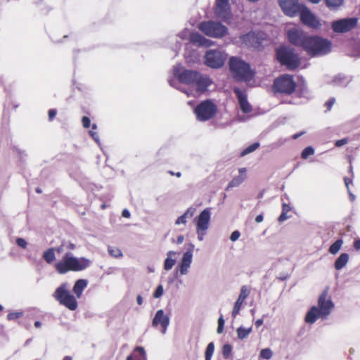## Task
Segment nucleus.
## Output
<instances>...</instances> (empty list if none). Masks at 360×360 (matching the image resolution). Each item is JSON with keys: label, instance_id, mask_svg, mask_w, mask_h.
I'll return each mask as SVG.
<instances>
[{"label": "nucleus", "instance_id": "obj_1", "mask_svg": "<svg viewBox=\"0 0 360 360\" xmlns=\"http://www.w3.org/2000/svg\"><path fill=\"white\" fill-rule=\"evenodd\" d=\"M333 308L334 304L328 296V290H325L319 297L318 305L310 308L305 316L304 321L309 324H313L319 318L326 319Z\"/></svg>", "mask_w": 360, "mask_h": 360}, {"label": "nucleus", "instance_id": "obj_2", "mask_svg": "<svg viewBox=\"0 0 360 360\" xmlns=\"http://www.w3.org/2000/svg\"><path fill=\"white\" fill-rule=\"evenodd\" d=\"M90 260L85 257L77 258L70 252H66L62 260L55 264V269L60 274H65L68 271H80L90 265Z\"/></svg>", "mask_w": 360, "mask_h": 360}, {"label": "nucleus", "instance_id": "obj_3", "mask_svg": "<svg viewBox=\"0 0 360 360\" xmlns=\"http://www.w3.org/2000/svg\"><path fill=\"white\" fill-rule=\"evenodd\" d=\"M332 44L327 39L309 35L303 49L311 57H320L331 51Z\"/></svg>", "mask_w": 360, "mask_h": 360}, {"label": "nucleus", "instance_id": "obj_4", "mask_svg": "<svg viewBox=\"0 0 360 360\" xmlns=\"http://www.w3.org/2000/svg\"><path fill=\"white\" fill-rule=\"evenodd\" d=\"M229 64L230 71L237 81L249 82L254 77V71L250 65L242 59L238 57H231Z\"/></svg>", "mask_w": 360, "mask_h": 360}, {"label": "nucleus", "instance_id": "obj_5", "mask_svg": "<svg viewBox=\"0 0 360 360\" xmlns=\"http://www.w3.org/2000/svg\"><path fill=\"white\" fill-rule=\"evenodd\" d=\"M53 297L60 305L68 308L69 310L77 309L78 304L75 297L70 292V287L68 283H63L55 290Z\"/></svg>", "mask_w": 360, "mask_h": 360}, {"label": "nucleus", "instance_id": "obj_6", "mask_svg": "<svg viewBox=\"0 0 360 360\" xmlns=\"http://www.w3.org/2000/svg\"><path fill=\"white\" fill-rule=\"evenodd\" d=\"M276 57L278 62L290 70L296 69L300 64L298 56L295 53L293 50L286 47L278 49L276 50Z\"/></svg>", "mask_w": 360, "mask_h": 360}, {"label": "nucleus", "instance_id": "obj_7", "mask_svg": "<svg viewBox=\"0 0 360 360\" xmlns=\"http://www.w3.org/2000/svg\"><path fill=\"white\" fill-rule=\"evenodd\" d=\"M198 28L205 35L214 38H221L227 34L228 31L227 27L221 22L212 20L200 22Z\"/></svg>", "mask_w": 360, "mask_h": 360}, {"label": "nucleus", "instance_id": "obj_8", "mask_svg": "<svg viewBox=\"0 0 360 360\" xmlns=\"http://www.w3.org/2000/svg\"><path fill=\"white\" fill-rule=\"evenodd\" d=\"M196 119L200 122H206L215 117L217 112V105L210 99L200 102L194 110Z\"/></svg>", "mask_w": 360, "mask_h": 360}, {"label": "nucleus", "instance_id": "obj_9", "mask_svg": "<svg viewBox=\"0 0 360 360\" xmlns=\"http://www.w3.org/2000/svg\"><path fill=\"white\" fill-rule=\"evenodd\" d=\"M296 88V83L293 77L290 75H283L275 79L273 89L275 93L286 95L292 94Z\"/></svg>", "mask_w": 360, "mask_h": 360}, {"label": "nucleus", "instance_id": "obj_10", "mask_svg": "<svg viewBox=\"0 0 360 360\" xmlns=\"http://www.w3.org/2000/svg\"><path fill=\"white\" fill-rule=\"evenodd\" d=\"M226 58L227 54L221 49H209L205 52L204 63L209 68L218 69L224 65Z\"/></svg>", "mask_w": 360, "mask_h": 360}, {"label": "nucleus", "instance_id": "obj_11", "mask_svg": "<svg viewBox=\"0 0 360 360\" xmlns=\"http://www.w3.org/2000/svg\"><path fill=\"white\" fill-rule=\"evenodd\" d=\"M198 71L184 69L181 65L173 68L172 73L177 80L184 84L194 85Z\"/></svg>", "mask_w": 360, "mask_h": 360}, {"label": "nucleus", "instance_id": "obj_12", "mask_svg": "<svg viewBox=\"0 0 360 360\" xmlns=\"http://www.w3.org/2000/svg\"><path fill=\"white\" fill-rule=\"evenodd\" d=\"M358 24L356 18H346L334 20L331 23V28L335 33H345L354 29Z\"/></svg>", "mask_w": 360, "mask_h": 360}, {"label": "nucleus", "instance_id": "obj_13", "mask_svg": "<svg viewBox=\"0 0 360 360\" xmlns=\"http://www.w3.org/2000/svg\"><path fill=\"white\" fill-rule=\"evenodd\" d=\"M189 35L190 41L200 46L210 47L213 45L214 42L210 39H206L200 33L195 32L189 34L188 30H184L179 33L178 36L181 39H186Z\"/></svg>", "mask_w": 360, "mask_h": 360}, {"label": "nucleus", "instance_id": "obj_14", "mask_svg": "<svg viewBox=\"0 0 360 360\" xmlns=\"http://www.w3.org/2000/svg\"><path fill=\"white\" fill-rule=\"evenodd\" d=\"M278 2L284 14L289 17L296 16L303 6L298 0H278Z\"/></svg>", "mask_w": 360, "mask_h": 360}, {"label": "nucleus", "instance_id": "obj_15", "mask_svg": "<svg viewBox=\"0 0 360 360\" xmlns=\"http://www.w3.org/2000/svg\"><path fill=\"white\" fill-rule=\"evenodd\" d=\"M214 13L221 20H228L231 16L229 0H216Z\"/></svg>", "mask_w": 360, "mask_h": 360}, {"label": "nucleus", "instance_id": "obj_16", "mask_svg": "<svg viewBox=\"0 0 360 360\" xmlns=\"http://www.w3.org/2000/svg\"><path fill=\"white\" fill-rule=\"evenodd\" d=\"M298 14H300V20L304 25L311 28H318L320 26V23L316 16L304 5Z\"/></svg>", "mask_w": 360, "mask_h": 360}, {"label": "nucleus", "instance_id": "obj_17", "mask_svg": "<svg viewBox=\"0 0 360 360\" xmlns=\"http://www.w3.org/2000/svg\"><path fill=\"white\" fill-rule=\"evenodd\" d=\"M309 35L305 34L304 32L299 30L295 28H292L288 32V38L289 41L296 46L304 49L305 41L307 39Z\"/></svg>", "mask_w": 360, "mask_h": 360}, {"label": "nucleus", "instance_id": "obj_18", "mask_svg": "<svg viewBox=\"0 0 360 360\" xmlns=\"http://www.w3.org/2000/svg\"><path fill=\"white\" fill-rule=\"evenodd\" d=\"M170 319L168 315L165 314L162 309L156 311L155 316L152 321V326L157 328L159 325L162 327L161 333L165 334L169 325Z\"/></svg>", "mask_w": 360, "mask_h": 360}, {"label": "nucleus", "instance_id": "obj_19", "mask_svg": "<svg viewBox=\"0 0 360 360\" xmlns=\"http://www.w3.org/2000/svg\"><path fill=\"white\" fill-rule=\"evenodd\" d=\"M194 245L190 244L189 248L184 253L181 261L179 264V273L181 275H186L188 272V269L191 266L193 259V250Z\"/></svg>", "mask_w": 360, "mask_h": 360}, {"label": "nucleus", "instance_id": "obj_20", "mask_svg": "<svg viewBox=\"0 0 360 360\" xmlns=\"http://www.w3.org/2000/svg\"><path fill=\"white\" fill-rule=\"evenodd\" d=\"M211 219L210 208L203 210L196 218V229L207 231Z\"/></svg>", "mask_w": 360, "mask_h": 360}, {"label": "nucleus", "instance_id": "obj_21", "mask_svg": "<svg viewBox=\"0 0 360 360\" xmlns=\"http://www.w3.org/2000/svg\"><path fill=\"white\" fill-rule=\"evenodd\" d=\"M233 91L236 94L240 110L244 113H248L252 111V106L248 101L247 94L245 91L241 90L238 87H235Z\"/></svg>", "mask_w": 360, "mask_h": 360}, {"label": "nucleus", "instance_id": "obj_22", "mask_svg": "<svg viewBox=\"0 0 360 360\" xmlns=\"http://www.w3.org/2000/svg\"><path fill=\"white\" fill-rule=\"evenodd\" d=\"M250 294V290L246 285H243L240 288V292L239 296L235 302V304L232 311V316L236 318V316L239 314L240 310L241 309L242 305L245 301V300L248 297Z\"/></svg>", "mask_w": 360, "mask_h": 360}, {"label": "nucleus", "instance_id": "obj_23", "mask_svg": "<svg viewBox=\"0 0 360 360\" xmlns=\"http://www.w3.org/2000/svg\"><path fill=\"white\" fill-rule=\"evenodd\" d=\"M212 84V80L209 76L198 72L194 85L199 92H205L209 86Z\"/></svg>", "mask_w": 360, "mask_h": 360}, {"label": "nucleus", "instance_id": "obj_24", "mask_svg": "<svg viewBox=\"0 0 360 360\" xmlns=\"http://www.w3.org/2000/svg\"><path fill=\"white\" fill-rule=\"evenodd\" d=\"M352 81V78L343 74H338L328 83L335 86L346 87Z\"/></svg>", "mask_w": 360, "mask_h": 360}, {"label": "nucleus", "instance_id": "obj_25", "mask_svg": "<svg viewBox=\"0 0 360 360\" xmlns=\"http://www.w3.org/2000/svg\"><path fill=\"white\" fill-rule=\"evenodd\" d=\"M239 175L235 176L228 184L227 188H226L228 191L229 188L237 187L240 185L246 176V169L245 167H242L239 169Z\"/></svg>", "mask_w": 360, "mask_h": 360}, {"label": "nucleus", "instance_id": "obj_26", "mask_svg": "<svg viewBox=\"0 0 360 360\" xmlns=\"http://www.w3.org/2000/svg\"><path fill=\"white\" fill-rule=\"evenodd\" d=\"M147 355L145 349L143 347H136L132 353L127 356L126 360H146Z\"/></svg>", "mask_w": 360, "mask_h": 360}, {"label": "nucleus", "instance_id": "obj_27", "mask_svg": "<svg viewBox=\"0 0 360 360\" xmlns=\"http://www.w3.org/2000/svg\"><path fill=\"white\" fill-rule=\"evenodd\" d=\"M178 253L175 251L170 250L167 254V257L164 262V269L166 271H169L172 269V267L176 264V257Z\"/></svg>", "mask_w": 360, "mask_h": 360}, {"label": "nucleus", "instance_id": "obj_28", "mask_svg": "<svg viewBox=\"0 0 360 360\" xmlns=\"http://www.w3.org/2000/svg\"><path fill=\"white\" fill-rule=\"evenodd\" d=\"M88 281L85 279L77 280L73 286V292L77 298H80L84 290L87 286Z\"/></svg>", "mask_w": 360, "mask_h": 360}, {"label": "nucleus", "instance_id": "obj_29", "mask_svg": "<svg viewBox=\"0 0 360 360\" xmlns=\"http://www.w3.org/2000/svg\"><path fill=\"white\" fill-rule=\"evenodd\" d=\"M195 212V208L193 207H188L186 211L179 217L177 218V219L175 221L176 225L179 224H186L187 222L188 219H191L193 217Z\"/></svg>", "mask_w": 360, "mask_h": 360}, {"label": "nucleus", "instance_id": "obj_30", "mask_svg": "<svg viewBox=\"0 0 360 360\" xmlns=\"http://www.w3.org/2000/svg\"><path fill=\"white\" fill-rule=\"evenodd\" d=\"M349 261V255L347 253H342L335 262V268L337 270L342 269L346 266Z\"/></svg>", "mask_w": 360, "mask_h": 360}, {"label": "nucleus", "instance_id": "obj_31", "mask_svg": "<svg viewBox=\"0 0 360 360\" xmlns=\"http://www.w3.org/2000/svg\"><path fill=\"white\" fill-rule=\"evenodd\" d=\"M43 259L48 264H51L56 259L55 248H50L45 250L42 255Z\"/></svg>", "mask_w": 360, "mask_h": 360}, {"label": "nucleus", "instance_id": "obj_32", "mask_svg": "<svg viewBox=\"0 0 360 360\" xmlns=\"http://www.w3.org/2000/svg\"><path fill=\"white\" fill-rule=\"evenodd\" d=\"M252 328H245L243 326H240L236 330V333L238 338L240 340L246 339L249 335L252 333Z\"/></svg>", "mask_w": 360, "mask_h": 360}, {"label": "nucleus", "instance_id": "obj_33", "mask_svg": "<svg viewBox=\"0 0 360 360\" xmlns=\"http://www.w3.org/2000/svg\"><path fill=\"white\" fill-rule=\"evenodd\" d=\"M343 243V240L342 239L337 240L335 243H333L329 248V252L332 255L337 254L340 250L342 245Z\"/></svg>", "mask_w": 360, "mask_h": 360}, {"label": "nucleus", "instance_id": "obj_34", "mask_svg": "<svg viewBox=\"0 0 360 360\" xmlns=\"http://www.w3.org/2000/svg\"><path fill=\"white\" fill-rule=\"evenodd\" d=\"M344 0H326V4L330 10H335L343 4Z\"/></svg>", "mask_w": 360, "mask_h": 360}, {"label": "nucleus", "instance_id": "obj_35", "mask_svg": "<svg viewBox=\"0 0 360 360\" xmlns=\"http://www.w3.org/2000/svg\"><path fill=\"white\" fill-rule=\"evenodd\" d=\"M214 345L213 342H210L207 347L205 352V360H211L212 356L214 354Z\"/></svg>", "mask_w": 360, "mask_h": 360}, {"label": "nucleus", "instance_id": "obj_36", "mask_svg": "<svg viewBox=\"0 0 360 360\" xmlns=\"http://www.w3.org/2000/svg\"><path fill=\"white\" fill-rule=\"evenodd\" d=\"M259 146V143L258 142L253 143L252 144L248 146L245 149H244L241 153L240 156H245L253 151H255Z\"/></svg>", "mask_w": 360, "mask_h": 360}, {"label": "nucleus", "instance_id": "obj_37", "mask_svg": "<svg viewBox=\"0 0 360 360\" xmlns=\"http://www.w3.org/2000/svg\"><path fill=\"white\" fill-rule=\"evenodd\" d=\"M108 253L112 257H114L115 258L122 257V252L118 248L109 246L108 248Z\"/></svg>", "mask_w": 360, "mask_h": 360}, {"label": "nucleus", "instance_id": "obj_38", "mask_svg": "<svg viewBox=\"0 0 360 360\" xmlns=\"http://www.w3.org/2000/svg\"><path fill=\"white\" fill-rule=\"evenodd\" d=\"M259 356L264 359H270L273 356V352L269 348L262 349L260 351Z\"/></svg>", "mask_w": 360, "mask_h": 360}, {"label": "nucleus", "instance_id": "obj_39", "mask_svg": "<svg viewBox=\"0 0 360 360\" xmlns=\"http://www.w3.org/2000/svg\"><path fill=\"white\" fill-rule=\"evenodd\" d=\"M256 39V36L255 33H248L246 35L243 37V41L245 43H250L252 46L256 47L257 45L254 44L255 41Z\"/></svg>", "mask_w": 360, "mask_h": 360}, {"label": "nucleus", "instance_id": "obj_40", "mask_svg": "<svg viewBox=\"0 0 360 360\" xmlns=\"http://www.w3.org/2000/svg\"><path fill=\"white\" fill-rule=\"evenodd\" d=\"M314 153V149L311 146H307L305 148L301 154L302 158L307 159L309 156Z\"/></svg>", "mask_w": 360, "mask_h": 360}, {"label": "nucleus", "instance_id": "obj_41", "mask_svg": "<svg viewBox=\"0 0 360 360\" xmlns=\"http://www.w3.org/2000/svg\"><path fill=\"white\" fill-rule=\"evenodd\" d=\"M232 351V347L229 344H225L222 347V354L225 359H228Z\"/></svg>", "mask_w": 360, "mask_h": 360}, {"label": "nucleus", "instance_id": "obj_42", "mask_svg": "<svg viewBox=\"0 0 360 360\" xmlns=\"http://www.w3.org/2000/svg\"><path fill=\"white\" fill-rule=\"evenodd\" d=\"M23 316V313L22 311H15V312H10L7 315V319L9 321L15 320L19 319Z\"/></svg>", "mask_w": 360, "mask_h": 360}, {"label": "nucleus", "instance_id": "obj_43", "mask_svg": "<svg viewBox=\"0 0 360 360\" xmlns=\"http://www.w3.org/2000/svg\"><path fill=\"white\" fill-rule=\"evenodd\" d=\"M163 292H164L163 286L162 285H158V287L156 288V289L153 293V297L156 298V299L160 298V297L162 296Z\"/></svg>", "mask_w": 360, "mask_h": 360}, {"label": "nucleus", "instance_id": "obj_44", "mask_svg": "<svg viewBox=\"0 0 360 360\" xmlns=\"http://www.w3.org/2000/svg\"><path fill=\"white\" fill-rule=\"evenodd\" d=\"M225 321L223 318V316L221 315L219 318L218 319V327H217V333H221L224 330V326Z\"/></svg>", "mask_w": 360, "mask_h": 360}, {"label": "nucleus", "instance_id": "obj_45", "mask_svg": "<svg viewBox=\"0 0 360 360\" xmlns=\"http://www.w3.org/2000/svg\"><path fill=\"white\" fill-rule=\"evenodd\" d=\"M16 244L23 249H25L27 245V243L26 242V240L22 238H18L16 239Z\"/></svg>", "mask_w": 360, "mask_h": 360}, {"label": "nucleus", "instance_id": "obj_46", "mask_svg": "<svg viewBox=\"0 0 360 360\" xmlns=\"http://www.w3.org/2000/svg\"><path fill=\"white\" fill-rule=\"evenodd\" d=\"M82 122L84 128H89L91 125V120L88 117L84 116L82 119Z\"/></svg>", "mask_w": 360, "mask_h": 360}, {"label": "nucleus", "instance_id": "obj_47", "mask_svg": "<svg viewBox=\"0 0 360 360\" xmlns=\"http://www.w3.org/2000/svg\"><path fill=\"white\" fill-rule=\"evenodd\" d=\"M240 236V233L238 231H234L231 233L230 236V240L231 241H236L237 240Z\"/></svg>", "mask_w": 360, "mask_h": 360}, {"label": "nucleus", "instance_id": "obj_48", "mask_svg": "<svg viewBox=\"0 0 360 360\" xmlns=\"http://www.w3.org/2000/svg\"><path fill=\"white\" fill-rule=\"evenodd\" d=\"M347 142H348V140L347 139H342L336 141L335 145L336 147H341V146L345 145L346 143H347Z\"/></svg>", "mask_w": 360, "mask_h": 360}, {"label": "nucleus", "instance_id": "obj_49", "mask_svg": "<svg viewBox=\"0 0 360 360\" xmlns=\"http://www.w3.org/2000/svg\"><path fill=\"white\" fill-rule=\"evenodd\" d=\"M89 134L96 143H99V136L96 131L90 130Z\"/></svg>", "mask_w": 360, "mask_h": 360}, {"label": "nucleus", "instance_id": "obj_50", "mask_svg": "<svg viewBox=\"0 0 360 360\" xmlns=\"http://www.w3.org/2000/svg\"><path fill=\"white\" fill-rule=\"evenodd\" d=\"M206 231H200L198 229H196V232H197V234H198V239L200 240V241H202L204 238V236L206 234Z\"/></svg>", "mask_w": 360, "mask_h": 360}, {"label": "nucleus", "instance_id": "obj_51", "mask_svg": "<svg viewBox=\"0 0 360 360\" xmlns=\"http://www.w3.org/2000/svg\"><path fill=\"white\" fill-rule=\"evenodd\" d=\"M335 102V98H331L326 103V105L327 106V108L328 110H330L331 109V108L334 105Z\"/></svg>", "mask_w": 360, "mask_h": 360}, {"label": "nucleus", "instance_id": "obj_52", "mask_svg": "<svg viewBox=\"0 0 360 360\" xmlns=\"http://www.w3.org/2000/svg\"><path fill=\"white\" fill-rule=\"evenodd\" d=\"M289 217H290L287 215L286 212H282L278 219V221L281 223L288 219Z\"/></svg>", "mask_w": 360, "mask_h": 360}, {"label": "nucleus", "instance_id": "obj_53", "mask_svg": "<svg viewBox=\"0 0 360 360\" xmlns=\"http://www.w3.org/2000/svg\"><path fill=\"white\" fill-rule=\"evenodd\" d=\"M56 110L55 109H51L49 110V120H52L55 116L56 115Z\"/></svg>", "mask_w": 360, "mask_h": 360}, {"label": "nucleus", "instance_id": "obj_54", "mask_svg": "<svg viewBox=\"0 0 360 360\" xmlns=\"http://www.w3.org/2000/svg\"><path fill=\"white\" fill-rule=\"evenodd\" d=\"M290 210H291V207H290V205H288L286 203H283L282 212L288 213L290 211Z\"/></svg>", "mask_w": 360, "mask_h": 360}, {"label": "nucleus", "instance_id": "obj_55", "mask_svg": "<svg viewBox=\"0 0 360 360\" xmlns=\"http://www.w3.org/2000/svg\"><path fill=\"white\" fill-rule=\"evenodd\" d=\"M122 215L123 217L125 218H129L130 217V212L128 210L124 209L122 210Z\"/></svg>", "mask_w": 360, "mask_h": 360}, {"label": "nucleus", "instance_id": "obj_56", "mask_svg": "<svg viewBox=\"0 0 360 360\" xmlns=\"http://www.w3.org/2000/svg\"><path fill=\"white\" fill-rule=\"evenodd\" d=\"M264 220V217L263 215L261 214H259L257 215L256 217H255V221L257 223H261Z\"/></svg>", "mask_w": 360, "mask_h": 360}, {"label": "nucleus", "instance_id": "obj_57", "mask_svg": "<svg viewBox=\"0 0 360 360\" xmlns=\"http://www.w3.org/2000/svg\"><path fill=\"white\" fill-rule=\"evenodd\" d=\"M354 247L356 250H360V239H357L354 242Z\"/></svg>", "mask_w": 360, "mask_h": 360}, {"label": "nucleus", "instance_id": "obj_58", "mask_svg": "<svg viewBox=\"0 0 360 360\" xmlns=\"http://www.w3.org/2000/svg\"><path fill=\"white\" fill-rule=\"evenodd\" d=\"M184 240V236H182V235L179 236L177 237V238H176V243L177 244H181V243H183Z\"/></svg>", "mask_w": 360, "mask_h": 360}, {"label": "nucleus", "instance_id": "obj_59", "mask_svg": "<svg viewBox=\"0 0 360 360\" xmlns=\"http://www.w3.org/2000/svg\"><path fill=\"white\" fill-rule=\"evenodd\" d=\"M263 319H257L256 321H255V326L257 328H259L260 327L262 324H263Z\"/></svg>", "mask_w": 360, "mask_h": 360}, {"label": "nucleus", "instance_id": "obj_60", "mask_svg": "<svg viewBox=\"0 0 360 360\" xmlns=\"http://www.w3.org/2000/svg\"><path fill=\"white\" fill-rule=\"evenodd\" d=\"M136 302L139 305H141L143 304V298L141 295H139L136 297Z\"/></svg>", "mask_w": 360, "mask_h": 360}, {"label": "nucleus", "instance_id": "obj_61", "mask_svg": "<svg viewBox=\"0 0 360 360\" xmlns=\"http://www.w3.org/2000/svg\"><path fill=\"white\" fill-rule=\"evenodd\" d=\"M168 82H169V84L172 86H174V87H175V88H176V89H179L178 86H176L175 85L176 82H175L174 79H169L168 80Z\"/></svg>", "mask_w": 360, "mask_h": 360}, {"label": "nucleus", "instance_id": "obj_62", "mask_svg": "<svg viewBox=\"0 0 360 360\" xmlns=\"http://www.w3.org/2000/svg\"><path fill=\"white\" fill-rule=\"evenodd\" d=\"M57 252L58 253H61L63 252V245H60L58 248H55V252Z\"/></svg>", "mask_w": 360, "mask_h": 360}, {"label": "nucleus", "instance_id": "obj_63", "mask_svg": "<svg viewBox=\"0 0 360 360\" xmlns=\"http://www.w3.org/2000/svg\"><path fill=\"white\" fill-rule=\"evenodd\" d=\"M304 134V131H302V132H300V133L295 134H294V135H293L292 138H293L294 139H298L300 136H302V134Z\"/></svg>", "mask_w": 360, "mask_h": 360}, {"label": "nucleus", "instance_id": "obj_64", "mask_svg": "<svg viewBox=\"0 0 360 360\" xmlns=\"http://www.w3.org/2000/svg\"><path fill=\"white\" fill-rule=\"evenodd\" d=\"M351 182H352V180H351V179H348V178H345V185H346V186H347V189H348V190H349V183H351Z\"/></svg>", "mask_w": 360, "mask_h": 360}]
</instances>
